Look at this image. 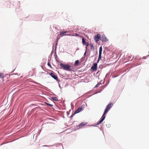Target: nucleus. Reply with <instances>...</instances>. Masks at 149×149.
<instances>
[{
    "instance_id": "obj_16",
    "label": "nucleus",
    "mask_w": 149,
    "mask_h": 149,
    "mask_svg": "<svg viewBox=\"0 0 149 149\" xmlns=\"http://www.w3.org/2000/svg\"><path fill=\"white\" fill-rule=\"evenodd\" d=\"M90 46L91 48H94L93 45V44H91L90 45Z\"/></svg>"
},
{
    "instance_id": "obj_21",
    "label": "nucleus",
    "mask_w": 149,
    "mask_h": 149,
    "mask_svg": "<svg viewBox=\"0 0 149 149\" xmlns=\"http://www.w3.org/2000/svg\"><path fill=\"white\" fill-rule=\"evenodd\" d=\"M85 54H86V53H85L84 55H85Z\"/></svg>"
},
{
    "instance_id": "obj_13",
    "label": "nucleus",
    "mask_w": 149,
    "mask_h": 149,
    "mask_svg": "<svg viewBox=\"0 0 149 149\" xmlns=\"http://www.w3.org/2000/svg\"><path fill=\"white\" fill-rule=\"evenodd\" d=\"M52 99L54 100H55L56 101H58V98L56 97H52Z\"/></svg>"
},
{
    "instance_id": "obj_20",
    "label": "nucleus",
    "mask_w": 149,
    "mask_h": 149,
    "mask_svg": "<svg viewBox=\"0 0 149 149\" xmlns=\"http://www.w3.org/2000/svg\"><path fill=\"white\" fill-rule=\"evenodd\" d=\"M75 34H76V35L77 36V35L76 34V33H75Z\"/></svg>"
},
{
    "instance_id": "obj_1",
    "label": "nucleus",
    "mask_w": 149,
    "mask_h": 149,
    "mask_svg": "<svg viewBox=\"0 0 149 149\" xmlns=\"http://www.w3.org/2000/svg\"><path fill=\"white\" fill-rule=\"evenodd\" d=\"M113 106V104L112 103H110L107 106L101 118V120L100 121H98L97 122V125H99L103 121L106 117L104 115L107 113L108 111Z\"/></svg>"
},
{
    "instance_id": "obj_8",
    "label": "nucleus",
    "mask_w": 149,
    "mask_h": 149,
    "mask_svg": "<svg viewBox=\"0 0 149 149\" xmlns=\"http://www.w3.org/2000/svg\"><path fill=\"white\" fill-rule=\"evenodd\" d=\"M95 37H105V36L103 33H101L95 36Z\"/></svg>"
},
{
    "instance_id": "obj_18",
    "label": "nucleus",
    "mask_w": 149,
    "mask_h": 149,
    "mask_svg": "<svg viewBox=\"0 0 149 149\" xmlns=\"http://www.w3.org/2000/svg\"><path fill=\"white\" fill-rule=\"evenodd\" d=\"M3 75V74L2 73H1L0 72V78L2 77Z\"/></svg>"
},
{
    "instance_id": "obj_6",
    "label": "nucleus",
    "mask_w": 149,
    "mask_h": 149,
    "mask_svg": "<svg viewBox=\"0 0 149 149\" xmlns=\"http://www.w3.org/2000/svg\"><path fill=\"white\" fill-rule=\"evenodd\" d=\"M102 47L101 46L100 47V48H99V55L98 60L97 61V62H98V61L100 60L101 59V54H102Z\"/></svg>"
},
{
    "instance_id": "obj_9",
    "label": "nucleus",
    "mask_w": 149,
    "mask_h": 149,
    "mask_svg": "<svg viewBox=\"0 0 149 149\" xmlns=\"http://www.w3.org/2000/svg\"><path fill=\"white\" fill-rule=\"evenodd\" d=\"M97 64L96 63H94L93 65L91 67V68L93 70H97Z\"/></svg>"
},
{
    "instance_id": "obj_17",
    "label": "nucleus",
    "mask_w": 149,
    "mask_h": 149,
    "mask_svg": "<svg viewBox=\"0 0 149 149\" xmlns=\"http://www.w3.org/2000/svg\"><path fill=\"white\" fill-rule=\"evenodd\" d=\"M47 105L48 106H50L51 107H52V105L51 104H50L49 103H47Z\"/></svg>"
},
{
    "instance_id": "obj_7",
    "label": "nucleus",
    "mask_w": 149,
    "mask_h": 149,
    "mask_svg": "<svg viewBox=\"0 0 149 149\" xmlns=\"http://www.w3.org/2000/svg\"><path fill=\"white\" fill-rule=\"evenodd\" d=\"M83 105H81L75 111L74 113H79L81 111L83 110Z\"/></svg>"
},
{
    "instance_id": "obj_14",
    "label": "nucleus",
    "mask_w": 149,
    "mask_h": 149,
    "mask_svg": "<svg viewBox=\"0 0 149 149\" xmlns=\"http://www.w3.org/2000/svg\"><path fill=\"white\" fill-rule=\"evenodd\" d=\"M96 42H97L99 40H100V38H94Z\"/></svg>"
},
{
    "instance_id": "obj_4",
    "label": "nucleus",
    "mask_w": 149,
    "mask_h": 149,
    "mask_svg": "<svg viewBox=\"0 0 149 149\" xmlns=\"http://www.w3.org/2000/svg\"><path fill=\"white\" fill-rule=\"evenodd\" d=\"M82 43L83 45H86V50L87 49V47L89 45V43L88 42H86L84 38H82Z\"/></svg>"
},
{
    "instance_id": "obj_2",
    "label": "nucleus",
    "mask_w": 149,
    "mask_h": 149,
    "mask_svg": "<svg viewBox=\"0 0 149 149\" xmlns=\"http://www.w3.org/2000/svg\"><path fill=\"white\" fill-rule=\"evenodd\" d=\"M72 33L71 32H69L68 31H65L61 30L60 32L59 36L61 37H62L64 36H75L74 35H72Z\"/></svg>"
},
{
    "instance_id": "obj_11",
    "label": "nucleus",
    "mask_w": 149,
    "mask_h": 149,
    "mask_svg": "<svg viewBox=\"0 0 149 149\" xmlns=\"http://www.w3.org/2000/svg\"><path fill=\"white\" fill-rule=\"evenodd\" d=\"M100 40L102 41L106 42L108 41L107 38H100Z\"/></svg>"
},
{
    "instance_id": "obj_19",
    "label": "nucleus",
    "mask_w": 149,
    "mask_h": 149,
    "mask_svg": "<svg viewBox=\"0 0 149 149\" xmlns=\"http://www.w3.org/2000/svg\"><path fill=\"white\" fill-rule=\"evenodd\" d=\"M47 65L49 67H50L51 68V66L50 65V64L49 63H48Z\"/></svg>"
},
{
    "instance_id": "obj_10",
    "label": "nucleus",
    "mask_w": 149,
    "mask_h": 149,
    "mask_svg": "<svg viewBox=\"0 0 149 149\" xmlns=\"http://www.w3.org/2000/svg\"><path fill=\"white\" fill-rule=\"evenodd\" d=\"M87 123H86L85 122H83L81 123L78 125V127L79 128H81L82 127L84 126Z\"/></svg>"
},
{
    "instance_id": "obj_3",
    "label": "nucleus",
    "mask_w": 149,
    "mask_h": 149,
    "mask_svg": "<svg viewBox=\"0 0 149 149\" xmlns=\"http://www.w3.org/2000/svg\"><path fill=\"white\" fill-rule=\"evenodd\" d=\"M60 65L61 66L64 70L68 71H71L70 68L71 66L68 65L64 64L63 63H61L60 64Z\"/></svg>"
},
{
    "instance_id": "obj_5",
    "label": "nucleus",
    "mask_w": 149,
    "mask_h": 149,
    "mask_svg": "<svg viewBox=\"0 0 149 149\" xmlns=\"http://www.w3.org/2000/svg\"><path fill=\"white\" fill-rule=\"evenodd\" d=\"M49 74L52 77L55 79L56 81H59L57 75H55L52 72L50 73Z\"/></svg>"
},
{
    "instance_id": "obj_12",
    "label": "nucleus",
    "mask_w": 149,
    "mask_h": 149,
    "mask_svg": "<svg viewBox=\"0 0 149 149\" xmlns=\"http://www.w3.org/2000/svg\"><path fill=\"white\" fill-rule=\"evenodd\" d=\"M79 63V60H77L76 61L74 62V65L75 66L77 65Z\"/></svg>"
},
{
    "instance_id": "obj_15",
    "label": "nucleus",
    "mask_w": 149,
    "mask_h": 149,
    "mask_svg": "<svg viewBox=\"0 0 149 149\" xmlns=\"http://www.w3.org/2000/svg\"><path fill=\"white\" fill-rule=\"evenodd\" d=\"M101 84V83H98L95 86V87L97 88Z\"/></svg>"
}]
</instances>
